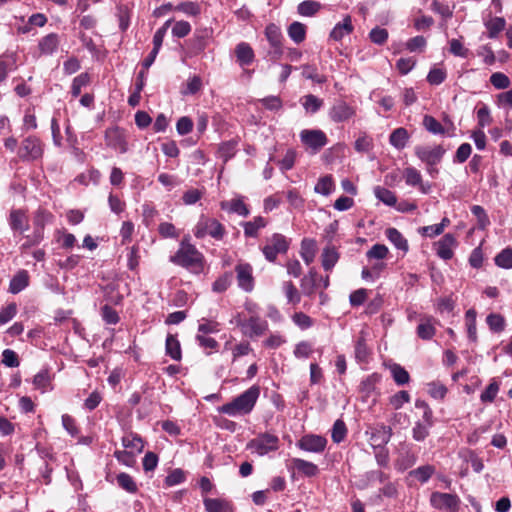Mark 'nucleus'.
Here are the masks:
<instances>
[{"label":"nucleus","mask_w":512,"mask_h":512,"mask_svg":"<svg viewBox=\"0 0 512 512\" xmlns=\"http://www.w3.org/2000/svg\"><path fill=\"white\" fill-rule=\"evenodd\" d=\"M316 248V241L314 239L304 238L301 241L300 255L307 265L314 261Z\"/></svg>","instance_id":"nucleus-26"},{"label":"nucleus","mask_w":512,"mask_h":512,"mask_svg":"<svg viewBox=\"0 0 512 512\" xmlns=\"http://www.w3.org/2000/svg\"><path fill=\"white\" fill-rule=\"evenodd\" d=\"M235 55L237 62L241 67L252 64L255 59V54L252 47L246 42H240L236 45Z\"/></svg>","instance_id":"nucleus-18"},{"label":"nucleus","mask_w":512,"mask_h":512,"mask_svg":"<svg viewBox=\"0 0 512 512\" xmlns=\"http://www.w3.org/2000/svg\"><path fill=\"white\" fill-rule=\"evenodd\" d=\"M282 290L289 304L296 305L301 301V294L292 281H285Z\"/></svg>","instance_id":"nucleus-37"},{"label":"nucleus","mask_w":512,"mask_h":512,"mask_svg":"<svg viewBox=\"0 0 512 512\" xmlns=\"http://www.w3.org/2000/svg\"><path fill=\"white\" fill-rule=\"evenodd\" d=\"M166 354L169 355L173 360H181L182 353L180 343L176 336L169 334L166 338Z\"/></svg>","instance_id":"nucleus-34"},{"label":"nucleus","mask_w":512,"mask_h":512,"mask_svg":"<svg viewBox=\"0 0 512 512\" xmlns=\"http://www.w3.org/2000/svg\"><path fill=\"white\" fill-rule=\"evenodd\" d=\"M225 233V227L217 219L205 215L200 216L194 228V236L198 239L209 235L215 240H222Z\"/></svg>","instance_id":"nucleus-3"},{"label":"nucleus","mask_w":512,"mask_h":512,"mask_svg":"<svg viewBox=\"0 0 512 512\" xmlns=\"http://www.w3.org/2000/svg\"><path fill=\"white\" fill-rule=\"evenodd\" d=\"M486 321L494 332H501L505 328V320L500 314L491 313L487 316Z\"/></svg>","instance_id":"nucleus-58"},{"label":"nucleus","mask_w":512,"mask_h":512,"mask_svg":"<svg viewBox=\"0 0 512 512\" xmlns=\"http://www.w3.org/2000/svg\"><path fill=\"white\" fill-rule=\"evenodd\" d=\"M385 235L397 249L403 251L404 253L408 251L409 246L407 240L396 228L390 227L386 229Z\"/></svg>","instance_id":"nucleus-30"},{"label":"nucleus","mask_w":512,"mask_h":512,"mask_svg":"<svg viewBox=\"0 0 512 512\" xmlns=\"http://www.w3.org/2000/svg\"><path fill=\"white\" fill-rule=\"evenodd\" d=\"M280 440L278 436L271 433H261L247 443V449L264 456L279 449Z\"/></svg>","instance_id":"nucleus-4"},{"label":"nucleus","mask_w":512,"mask_h":512,"mask_svg":"<svg viewBox=\"0 0 512 512\" xmlns=\"http://www.w3.org/2000/svg\"><path fill=\"white\" fill-rule=\"evenodd\" d=\"M409 138L408 131L403 127H399L390 134L389 142L397 150H402L407 145Z\"/></svg>","instance_id":"nucleus-29"},{"label":"nucleus","mask_w":512,"mask_h":512,"mask_svg":"<svg viewBox=\"0 0 512 512\" xmlns=\"http://www.w3.org/2000/svg\"><path fill=\"white\" fill-rule=\"evenodd\" d=\"M252 271V266L248 263H241L235 267L238 286L246 292H251L254 288Z\"/></svg>","instance_id":"nucleus-13"},{"label":"nucleus","mask_w":512,"mask_h":512,"mask_svg":"<svg viewBox=\"0 0 512 512\" xmlns=\"http://www.w3.org/2000/svg\"><path fill=\"white\" fill-rule=\"evenodd\" d=\"M132 9L126 5H120L117 7V18L119 22V28L122 32H125L130 26V18Z\"/></svg>","instance_id":"nucleus-42"},{"label":"nucleus","mask_w":512,"mask_h":512,"mask_svg":"<svg viewBox=\"0 0 512 512\" xmlns=\"http://www.w3.org/2000/svg\"><path fill=\"white\" fill-rule=\"evenodd\" d=\"M410 402V395L407 391L401 390L389 398L390 405L395 409H400L405 403Z\"/></svg>","instance_id":"nucleus-57"},{"label":"nucleus","mask_w":512,"mask_h":512,"mask_svg":"<svg viewBox=\"0 0 512 512\" xmlns=\"http://www.w3.org/2000/svg\"><path fill=\"white\" fill-rule=\"evenodd\" d=\"M233 275L231 272H226L221 277L216 279L212 285L214 292L222 293L225 292L231 285Z\"/></svg>","instance_id":"nucleus-54"},{"label":"nucleus","mask_w":512,"mask_h":512,"mask_svg":"<svg viewBox=\"0 0 512 512\" xmlns=\"http://www.w3.org/2000/svg\"><path fill=\"white\" fill-rule=\"evenodd\" d=\"M446 149L443 145H417L414 148L415 156L423 162L425 165L439 164L444 155Z\"/></svg>","instance_id":"nucleus-6"},{"label":"nucleus","mask_w":512,"mask_h":512,"mask_svg":"<svg viewBox=\"0 0 512 512\" xmlns=\"http://www.w3.org/2000/svg\"><path fill=\"white\" fill-rule=\"evenodd\" d=\"M435 473V467L430 464L422 465L409 472V476L417 479L421 483H426Z\"/></svg>","instance_id":"nucleus-31"},{"label":"nucleus","mask_w":512,"mask_h":512,"mask_svg":"<svg viewBox=\"0 0 512 512\" xmlns=\"http://www.w3.org/2000/svg\"><path fill=\"white\" fill-rule=\"evenodd\" d=\"M354 30L352 25L351 16L347 15L344 17L343 21L337 23L332 31L330 32V39L334 41H341L345 36L351 34Z\"/></svg>","instance_id":"nucleus-19"},{"label":"nucleus","mask_w":512,"mask_h":512,"mask_svg":"<svg viewBox=\"0 0 512 512\" xmlns=\"http://www.w3.org/2000/svg\"><path fill=\"white\" fill-rule=\"evenodd\" d=\"M390 371L395 383L399 386L405 385L410 381L409 373L399 364H393L390 367Z\"/></svg>","instance_id":"nucleus-43"},{"label":"nucleus","mask_w":512,"mask_h":512,"mask_svg":"<svg viewBox=\"0 0 512 512\" xmlns=\"http://www.w3.org/2000/svg\"><path fill=\"white\" fill-rule=\"evenodd\" d=\"M422 124L429 133L434 135H444L446 132L444 126L431 115H425Z\"/></svg>","instance_id":"nucleus-36"},{"label":"nucleus","mask_w":512,"mask_h":512,"mask_svg":"<svg viewBox=\"0 0 512 512\" xmlns=\"http://www.w3.org/2000/svg\"><path fill=\"white\" fill-rule=\"evenodd\" d=\"M446 76L447 74L444 69L434 67L429 71L427 81L431 85H440L445 81Z\"/></svg>","instance_id":"nucleus-62"},{"label":"nucleus","mask_w":512,"mask_h":512,"mask_svg":"<svg viewBox=\"0 0 512 512\" xmlns=\"http://www.w3.org/2000/svg\"><path fill=\"white\" fill-rule=\"evenodd\" d=\"M292 465L294 469L306 477H314L319 473L316 464L301 458H293Z\"/></svg>","instance_id":"nucleus-22"},{"label":"nucleus","mask_w":512,"mask_h":512,"mask_svg":"<svg viewBox=\"0 0 512 512\" xmlns=\"http://www.w3.org/2000/svg\"><path fill=\"white\" fill-rule=\"evenodd\" d=\"M391 436L392 429L390 426L379 425L371 429L369 442L373 448L385 447Z\"/></svg>","instance_id":"nucleus-14"},{"label":"nucleus","mask_w":512,"mask_h":512,"mask_svg":"<svg viewBox=\"0 0 512 512\" xmlns=\"http://www.w3.org/2000/svg\"><path fill=\"white\" fill-rule=\"evenodd\" d=\"M302 76L306 79H310L318 84H322L326 81L325 76L320 75L317 72V67L314 65L306 64L302 66Z\"/></svg>","instance_id":"nucleus-52"},{"label":"nucleus","mask_w":512,"mask_h":512,"mask_svg":"<svg viewBox=\"0 0 512 512\" xmlns=\"http://www.w3.org/2000/svg\"><path fill=\"white\" fill-rule=\"evenodd\" d=\"M33 384L37 389L45 391L50 385V375L47 370H42L34 376Z\"/></svg>","instance_id":"nucleus-64"},{"label":"nucleus","mask_w":512,"mask_h":512,"mask_svg":"<svg viewBox=\"0 0 512 512\" xmlns=\"http://www.w3.org/2000/svg\"><path fill=\"white\" fill-rule=\"evenodd\" d=\"M374 195L379 201H381L382 203H384L387 206L393 207L397 203V198H396L395 193L385 187L376 186L374 188Z\"/></svg>","instance_id":"nucleus-32"},{"label":"nucleus","mask_w":512,"mask_h":512,"mask_svg":"<svg viewBox=\"0 0 512 512\" xmlns=\"http://www.w3.org/2000/svg\"><path fill=\"white\" fill-rule=\"evenodd\" d=\"M43 154V147L40 140L35 136H29L22 141L19 149V157L22 160H36Z\"/></svg>","instance_id":"nucleus-11"},{"label":"nucleus","mask_w":512,"mask_h":512,"mask_svg":"<svg viewBox=\"0 0 512 512\" xmlns=\"http://www.w3.org/2000/svg\"><path fill=\"white\" fill-rule=\"evenodd\" d=\"M267 223V220L262 216L254 217L253 220L242 223L244 235L250 238L258 237L259 230L265 228Z\"/></svg>","instance_id":"nucleus-21"},{"label":"nucleus","mask_w":512,"mask_h":512,"mask_svg":"<svg viewBox=\"0 0 512 512\" xmlns=\"http://www.w3.org/2000/svg\"><path fill=\"white\" fill-rule=\"evenodd\" d=\"M235 321L236 325L241 329L242 334L249 338L259 337L268 329L267 321L261 319L259 316H251L247 320H243L238 316Z\"/></svg>","instance_id":"nucleus-7"},{"label":"nucleus","mask_w":512,"mask_h":512,"mask_svg":"<svg viewBox=\"0 0 512 512\" xmlns=\"http://www.w3.org/2000/svg\"><path fill=\"white\" fill-rule=\"evenodd\" d=\"M296 446L302 451L320 454L326 449L327 439L321 435L306 434L296 442Z\"/></svg>","instance_id":"nucleus-10"},{"label":"nucleus","mask_w":512,"mask_h":512,"mask_svg":"<svg viewBox=\"0 0 512 512\" xmlns=\"http://www.w3.org/2000/svg\"><path fill=\"white\" fill-rule=\"evenodd\" d=\"M170 261L194 273H199L203 270L204 257L194 245L182 241L177 252L170 257Z\"/></svg>","instance_id":"nucleus-2"},{"label":"nucleus","mask_w":512,"mask_h":512,"mask_svg":"<svg viewBox=\"0 0 512 512\" xmlns=\"http://www.w3.org/2000/svg\"><path fill=\"white\" fill-rule=\"evenodd\" d=\"M260 395L259 386L253 385L239 396L234 398L231 402L225 403L219 407V412L231 417L238 415H247L255 407L256 402Z\"/></svg>","instance_id":"nucleus-1"},{"label":"nucleus","mask_w":512,"mask_h":512,"mask_svg":"<svg viewBox=\"0 0 512 512\" xmlns=\"http://www.w3.org/2000/svg\"><path fill=\"white\" fill-rule=\"evenodd\" d=\"M405 182L409 186L421 185L422 175L415 167H407L403 171Z\"/></svg>","instance_id":"nucleus-51"},{"label":"nucleus","mask_w":512,"mask_h":512,"mask_svg":"<svg viewBox=\"0 0 512 512\" xmlns=\"http://www.w3.org/2000/svg\"><path fill=\"white\" fill-rule=\"evenodd\" d=\"M29 284V275L26 270L17 272L10 281L9 291L12 294H17L24 290Z\"/></svg>","instance_id":"nucleus-27"},{"label":"nucleus","mask_w":512,"mask_h":512,"mask_svg":"<svg viewBox=\"0 0 512 512\" xmlns=\"http://www.w3.org/2000/svg\"><path fill=\"white\" fill-rule=\"evenodd\" d=\"M288 35L296 44H300L306 38V26L295 21L288 27Z\"/></svg>","instance_id":"nucleus-35"},{"label":"nucleus","mask_w":512,"mask_h":512,"mask_svg":"<svg viewBox=\"0 0 512 512\" xmlns=\"http://www.w3.org/2000/svg\"><path fill=\"white\" fill-rule=\"evenodd\" d=\"M122 444L125 448H131L138 452H141L144 448V443L141 437L132 433L122 438Z\"/></svg>","instance_id":"nucleus-53"},{"label":"nucleus","mask_w":512,"mask_h":512,"mask_svg":"<svg viewBox=\"0 0 512 512\" xmlns=\"http://www.w3.org/2000/svg\"><path fill=\"white\" fill-rule=\"evenodd\" d=\"M8 223L13 232L22 234L29 229V218L22 209H12L9 214Z\"/></svg>","instance_id":"nucleus-15"},{"label":"nucleus","mask_w":512,"mask_h":512,"mask_svg":"<svg viewBox=\"0 0 512 512\" xmlns=\"http://www.w3.org/2000/svg\"><path fill=\"white\" fill-rule=\"evenodd\" d=\"M370 350L366 344L364 336H360L355 344V358L358 362L365 363L368 361Z\"/></svg>","instance_id":"nucleus-44"},{"label":"nucleus","mask_w":512,"mask_h":512,"mask_svg":"<svg viewBox=\"0 0 512 512\" xmlns=\"http://www.w3.org/2000/svg\"><path fill=\"white\" fill-rule=\"evenodd\" d=\"M333 189V180L331 176H324L320 178L315 185V192L322 195H329Z\"/></svg>","instance_id":"nucleus-59"},{"label":"nucleus","mask_w":512,"mask_h":512,"mask_svg":"<svg viewBox=\"0 0 512 512\" xmlns=\"http://www.w3.org/2000/svg\"><path fill=\"white\" fill-rule=\"evenodd\" d=\"M340 255L335 247L327 246L323 249L321 255L322 267L325 271H331L338 262Z\"/></svg>","instance_id":"nucleus-25"},{"label":"nucleus","mask_w":512,"mask_h":512,"mask_svg":"<svg viewBox=\"0 0 512 512\" xmlns=\"http://www.w3.org/2000/svg\"><path fill=\"white\" fill-rule=\"evenodd\" d=\"M302 105L306 112L314 114L323 106V100L313 94H308L302 98Z\"/></svg>","instance_id":"nucleus-45"},{"label":"nucleus","mask_w":512,"mask_h":512,"mask_svg":"<svg viewBox=\"0 0 512 512\" xmlns=\"http://www.w3.org/2000/svg\"><path fill=\"white\" fill-rule=\"evenodd\" d=\"M300 139L303 144L315 152L323 148L328 142L326 134L322 130L318 129L302 130L300 133Z\"/></svg>","instance_id":"nucleus-12"},{"label":"nucleus","mask_w":512,"mask_h":512,"mask_svg":"<svg viewBox=\"0 0 512 512\" xmlns=\"http://www.w3.org/2000/svg\"><path fill=\"white\" fill-rule=\"evenodd\" d=\"M186 472L181 468L172 469L165 477L164 483L167 487H172L185 482Z\"/></svg>","instance_id":"nucleus-47"},{"label":"nucleus","mask_w":512,"mask_h":512,"mask_svg":"<svg viewBox=\"0 0 512 512\" xmlns=\"http://www.w3.org/2000/svg\"><path fill=\"white\" fill-rule=\"evenodd\" d=\"M490 83L496 89H506L510 86V79L502 72H495L490 76Z\"/></svg>","instance_id":"nucleus-61"},{"label":"nucleus","mask_w":512,"mask_h":512,"mask_svg":"<svg viewBox=\"0 0 512 512\" xmlns=\"http://www.w3.org/2000/svg\"><path fill=\"white\" fill-rule=\"evenodd\" d=\"M53 220L54 216L51 212L43 208L37 209L33 217L34 230L44 234L45 226Z\"/></svg>","instance_id":"nucleus-23"},{"label":"nucleus","mask_w":512,"mask_h":512,"mask_svg":"<svg viewBox=\"0 0 512 512\" xmlns=\"http://www.w3.org/2000/svg\"><path fill=\"white\" fill-rule=\"evenodd\" d=\"M499 391V384L497 381L492 380V382L486 387V389L481 393L480 399L483 403H491L495 400Z\"/></svg>","instance_id":"nucleus-56"},{"label":"nucleus","mask_w":512,"mask_h":512,"mask_svg":"<svg viewBox=\"0 0 512 512\" xmlns=\"http://www.w3.org/2000/svg\"><path fill=\"white\" fill-rule=\"evenodd\" d=\"M347 435L346 424L343 420L337 419L332 427L331 438L334 443L342 442Z\"/></svg>","instance_id":"nucleus-48"},{"label":"nucleus","mask_w":512,"mask_h":512,"mask_svg":"<svg viewBox=\"0 0 512 512\" xmlns=\"http://www.w3.org/2000/svg\"><path fill=\"white\" fill-rule=\"evenodd\" d=\"M90 82L88 73H81L73 79L71 86V94L73 97H78L81 94L83 87H86Z\"/></svg>","instance_id":"nucleus-49"},{"label":"nucleus","mask_w":512,"mask_h":512,"mask_svg":"<svg viewBox=\"0 0 512 512\" xmlns=\"http://www.w3.org/2000/svg\"><path fill=\"white\" fill-rule=\"evenodd\" d=\"M433 426L428 425L426 423L416 421L413 428H412V438L416 442H423L425 441L429 435L430 430Z\"/></svg>","instance_id":"nucleus-38"},{"label":"nucleus","mask_w":512,"mask_h":512,"mask_svg":"<svg viewBox=\"0 0 512 512\" xmlns=\"http://www.w3.org/2000/svg\"><path fill=\"white\" fill-rule=\"evenodd\" d=\"M431 9L435 13L439 14L444 20L450 19L453 16V8L438 0L433 1Z\"/></svg>","instance_id":"nucleus-55"},{"label":"nucleus","mask_w":512,"mask_h":512,"mask_svg":"<svg viewBox=\"0 0 512 512\" xmlns=\"http://www.w3.org/2000/svg\"><path fill=\"white\" fill-rule=\"evenodd\" d=\"M290 246V241L280 233H274L267 239V243L262 247V253L269 262H275L279 254H285Z\"/></svg>","instance_id":"nucleus-5"},{"label":"nucleus","mask_w":512,"mask_h":512,"mask_svg":"<svg viewBox=\"0 0 512 512\" xmlns=\"http://www.w3.org/2000/svg\"><path fill=\"white\" fill-rule=\"evenodd\" d=\"M434 322L435 320L431 316L422 317L416 329L417 336L422 340H431L436 333Z\"/></svg>","instance_id":"nucleus-20"},{"label":"nucleus","mask_w":512,"mask_h":512,"mask_svg":"<svg viewBox=\"0 0 512 512\" xmlns=\"http://www.w3.org/2000/svg\"><path fill=\"white\" fill-rule=\"evenodd\" d=\"M354 115V108L344 101H339L335 103L329 111V116L331 120L336 123L347 121L351 119Z\"/></svg>","instance_id":"nucleus-16"},{"label":"nucleus","mask_w":512,"mask_h":512,"mask_svg":"<svg viewBox=\"0 0 512 512\" xmlns=\"http://www.w3.org/2000/svg\"><path fill=\"white\" fill-rule=\"evenodd\" d=\"M495 264L503 269H512V248L507 247L494 258Z\"/></svg>","instance_id":"nucleus-46"},{"label":"nucleus","mask_w":512,"mask_h":512,"mask_svg":"<svg viewBox=\"0 0 512 512\" xmlns=\"http://www.w3.org/2000/svg\"><path fill=\"white\" fill-rule=\"evenodd\" d=\"M313 352L312 344L308 341H300L295 345L293 354L296 358H308Z\"/></svg>","instance_id":"nucleus-60"},{"label":"nucleus","mask_w":512,"mask_h":512,"mask_svg":"<svg viewBox=\"0 0 512 512\" xmlns=\"http://www.w3.org/2000/svg\"><path fill=\"white\" fill-rule=\"evenodd\" d=\"M118 485L128 493H136L138 491V486L132 476L128 473L121 472L116 477Z\"/></svg>","instance_id":"nucleus-41"},{"label":"nucleus","mask_w":512,"mask_h":512,"mask_svg":"<svg viewBox=\"0 0 512 512\" xmlns=\"http://www.w3.org/2000/svg\"><path fill=\"white\" fill-rule=\"evenodd\" d=\"M104 138L105 144L111 149H114L121 154L128 151V143L124 129L118 126L107 128Z\"/></svg>","instance_id":"nucleus-9"},{"label":"nucleus","mask_w":512,"mask_h":512,"mask_svg":"<svg viewBox=\"0 0 512 512\" xmlns=\"http://www.w3.org/2000/svg\"><path fill=\"white\" fill-rule=\"evenodd\" d=\"M292 321L302 330L308 329L313 325V319L303 312H296L292 316Z\"/></svg>","instance_id":"nucleus-63"},{"label":"nucleus","mask_w":512,"mask_h":512,"mask_svg":"<svg viewBox=\"0 0 512 512\" xmlns=\"http://www.w3.org/2000/svg\"><path fill=\"white\" fill-rule=\"evenodd\" d=\"M506 21L503 17H494L485 23V27L488 30V37L493 39L504 30Z\"/></svg>","instance_id":"nucleus-39"},{"label":"nucleus","mask_w":512,"mask_h":512,"mask_svg":"<svg viewBox=\"0 0 512 512\" xmlns=\"http://www.w3.org/2000/svg\"><path fill=\"white\" fill-rule=\"evenodd\" d=\"M265 35L271 46H279L282 43L281 30L275 24H269L266 27Z\"/></svg>","instance_id":"nucleus-50"},{"label":"nucleus","mask_w":512,"mask_h":512,"mask_svg":"<svg viewBox=\"0 0 512 512\" xmlns=\"http://www.w3.org/2000/svg\"><path fill=\"white\" fill-rule=\"evenodd\" d=\"M59 40L55 33L46 35L39 42V49L43 54H52L58 47Z\"/></svg>","instance_id":"nucleus-33"},{"label":"nucleus","mask_w":512,"mask_h":512,"mask_svg":"<svg viewBox=\"0 0 512 512\" xmlns=\"http://www.w3.org/2000/svg\"><path fill=\"white\" fill-rule=\"evenodd\" d=\"M203 504L207 512H232L229 501L220 498H204Z\"/></svg>","instance_id":"nucleus-24"},{"label":"nucleus","mask_w":512,"mask_h":512,"mask_svg":"<svg viewBox=\"0 0 512 512\" xmlns=\"http://www.w3.org/2000/svg\"><path fill=\"white\" fill-rule=\"evenodd\" d=\"M436 253L443 260H450L453 255V248L457 245L453 234H445L436 244Z\"/></svg>","instance_id":"nucleus-17"},{"label":"nucleus","mask_w":512,"mask_h":512,"mask_svg":"<svg viewBox=\"0 0 512 512\" xmlns=\"http://www.w3.org/2000/svg\"><path fill=\"white\" fill-rule=\"evenodd\" d=\"M460 502V498L456 494L435 491L430 496L431 506L438 510L457 512Z\"/></svg>","instance_id":"nucleus-8"},{"label":"nucleus","mask_w":512,"mask_h":512,"mask_svg":"<svg viewBox=\"0 0 512 512\" xmlns=\"http://www.w3.org/2000/svg\"><path fill=\"white\" fill-rule=\"evenodd\" d=\"M321 8V4L312 0H305L298 4L297 12L301 16L311 17L314 16Z\"/></svg>","instance_id":"nucleus-40"},{"label":"nucleus","mask_w":512,"mask_h":512,"mask_svg":"<svg viewBox=\"0 0 512 512\" xmlns=\"http://www.w3.org/2000/svg\"><path fill=\"white\" fill-rule=\"evenodd\" d=\"M221 208L223 210H228L230 213H236L243 217H247L250 214L247 205L241 198L232 199L229 202L223 201L221 202Z\"/></svg>","instance_id":"nucleus-28"}]
</instances>
